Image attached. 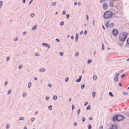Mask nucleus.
Wrapping results in <instances>:
<instances>
[{
	"label": "nucleus",
	"mask_w": 129,
	"mask_h": 129,
	"mask_svg": "<svg viewBox=\"0 0 129 129\" xmlns=\"http://www.w3.org/2000/svg\"><path fill=\"white\" fill-rule=\"evenodd\" d=\"M125 118V117L123 115H116L112 118L113 121H115L117 120V121H122L123 119Z\"/></svg>",
	"instance_id": "nucleus-1"
},
{
	"label": "nucleus",
	"mask_w": 129,
	"mask_h": 129,
	"mask_svg": "<svg viewBox=\"0 0 129 129\" xmlns=\"http://www.w3.org/2000/svg\"><path fill=\"white\" fill-rule=\"evenodd\" d=\"M128 33L126 32H123L120 35L119 38L121 41L124 42L127 37Z\"/></svg>",
	"instance_id": "nucleus-2"
},
{
	"label": "nucleus",
	"mask_w": 129,
	"mask_h": 129,
	"mask_svg": "<svg viewBox=\"0 0 129 129\" xmlns=\"http://www.w3.org/2000/svg\"><path fill=\"white\" fill-rule=\"evenodd\" d=\"M113 15V13L111 11H107L105 13L103 17L105 19H107L111 18Z\"/></svg>",
	"instance_id": "nucleus-3"
},
{
	"label": "nucleus",
	"mask_w": 129,
	"mask_h": 129,
	"mask_svg": "<svg viewBox=\"0 0 129 129\" xmlns=\"http://www.w3.org/2000/svg\"><path fill=\"white\" fill-rule=\"evenodd\" d=\"M112 33L114 36H117L118 35V31L115 29H114L113 30Z\"/></svg>",
	"instance_id": "nucleus-4"
},
{
	"label": "nucleus",
	"mask_w": 129,
	"mask_h": 129,
	"mask_svg": "<svg viewBox=\"0 0 129 129\" xmlns=\"http://www.w3.org/2000/svg\"><path fill=\"white\" fill-rule=\"evenodd\" d=\"M108 6V5L106 3H104L103 4L102 7L104 9L106 10L107 9Z\"/></svg>",
	"instance_id": "nucleus-5"
},
{
	"label": "nucleus",
	"mask_w": 129,
	"mask_h": 129,
	"mask_svg": "<svg viewBox=\"0 0 129 129\" xmlns=\"http://www.w3.org/2000/svg\"><path fill=\"white\" fill-rule=\"evenodd\" d=\"M82 76H81L79 77V78L78 79L76 80V82H80L81 80Z\"/></svg>",
	"instance_id": "nucleus-6"
},
{
	"label": "nucleus",
	"mask_w": 129,
	"mask_h": 129,
	"mask_svg": "<svg viewBox=\"0 0 129 129\" xmlns=\"http://www.w3.org/2000/svg\"><path fill=\"white\" fill-rule=\"evenodd\" d=\"M79 36V35L78 33H77L76 35V37L75 38V41L76 42L77 41L78 38Z\"/></svg>",
	"instance_id": "nucleus-7"
},
{
	"label": "nucleus",
	"mask_w": 129,
	"mask_h": 129,
	"mask_svg": "<svg viewBox=\"0 0 129 129\" xmlns=\"http://www.w3.org/2000/svg\"><path fill=\"white\" fill-rule=\"evenodd\" d=\"M117 126L116 125L115 126L113 125L112 127L111 128V129H117Z\"/></svg>",
	"instance_id": "nucleus-8"
},
{
	"label": "nucleus",
	"mask_w": 129,
	"mask_h": 129,
	"mask_svg": "<svg viewBox=\"0 0 129 129\" xmlns=\"http://www.w3.org/2000/svg\"><path fill=\"white\" fill-rule=\"evenodd\" d=\"M109 5L110 7H113L114 6V3L112 2H110Z\"/></svg>",
	"instance_id": "nucleus-9"
},
{
	"label": "nucleus",
	"mask_w": 129,
	"mask_h": 129,
	"mask_svg": "<svg viewBox=\"0 0 129 129\" xmlns=\"http://www.w3.org/2000/svg\"><path fill=\"white\" fill-rule=\"evenodd\" d=\"M105 25L107 27H110V25H109V22H107L106 24Z\"/></svg>",
	"instance_id": "nucleus-10"
},
{
	"label": "nucleus",
	"mask_w": 129,
	"mask_h": 129,
	"mask_svg": "<svg viewBox=\"0 0 129 129\" xmlns=\"http://www.w3.org/2000/svg\"><path fill=\"white\" fill-rule=\"evenodd\" d=\"M57 99V97L56 95L54 96L53 97V99L55 100H56Z\"/></svg>",
	"instance_id": "nucleus-11"
},
{
	"label": "nucleus",
	"mask_w": 129,
	"mask_h": 129,
	"mask_svg": "<svg viewBox=\"0 0 129 129\" xmlns=\"http://www.w3.org/2000/svg\"><path fill=\"white\" fill-rule=\"evenodd\" d=\"M45 69L44 68H42L40 69V71L41 72H44L45 71Z\"/></svg>",
	"instance_id": "nucleus-12"
},
{
	"label": "nucleus",
	"mask_w": 129,
	"mask_h": 129,
	"mask_svg": "<svg viewBox=\"0 0 129 129\" xmlns=\"http://www.w3.org/2000/svg\"><path fill=\"white\" fill-rule=\"evenodd\" d=\"M114 26L113 23L111 22V24H110V27H113Z\"/></svg>",
	"instance_id": "nucleus-13"
},
{
	"label": "nucleus",
	"mask_w": 129,
	"mask_h": 129,
	"mask_svg": "<svg viewBox=\"0 0 129 129\" xmlns=\"http://www.w3.org/2000/svg\"><path fill=\"white\" fill-rule=\"evenodd\" d=\"M52 106L51 105L49 106L48 107V108L49 110H51L52 109Z\"/></svg>",
	"instance_id": "nucleus-14"
},
{
	"label": "nucleus",
	"mask_w": 129,
	"mask_h": 129,
	"mask_svg": "<svg viewBox=\"0 0 129 129\" xmlns=\"http://www.w3.org/2000/svg\"><path fill=\"white\" fill-rule=\"evenodd\" d=\"M92 94L93 98H94L95 95V92H93L92 93Z\"/></svg>",
	"instance_id": "nucleus-15"
},
{
	"label": "nucleus",
	"mask_w": 129,
	"mask_h": 129,
	"mask_svg": "<svg viewBox=\"0 0 129 129\" xmlns=\"http://www.w3.org/2000/svg\"><path fill=\"white\" fill-rule=\"evenodd\" d=\"M37 28V26L36 25H35L33 27L32 29V30H35Z\"/></svg>",
	"instance_id": "nucleus-16"
},
{
	"label": "nucleus",
	"mask_w": 129,
	"mask_h": 129,
	"mask_svg": "<svg viewBox=\"0 0 129 129\" xmlns=\"http://www.w3.org/2000/svg\"><path fill=\"white\" fill-rule=\"evenodd\" d=\"M114 80L116 82H117L118 81L119 79L117 77H115L114 78Z\"/></svg>",
	"instance_id": "nucleus-17"
},
{
	"label": "nucleus",
	"mask_w": 129,
	"mask_h": 129,
	"mask_svg": "<svg viewBox=\"0 0 129 129\" xmlns=\"http://www.w3.org/2000/svg\"><path fill=\"white\" fill-rule=\"evenodd\" d=\"M24 120V118L23 117H20L19 119L20 120Z\"/></svg>",
	"instance_id": "nucleus-18"
},
{
	"label": "nucleus",
	"mask_w": 129,
	"mask_h": 129,
	"mask_svg": "<svg viewBox=\"0 0 129 129\" xmlns=\"http://www.w3.org/2000/svg\"><path fill=\"white\" fill-rule=\"evenodd\" d=\"M92 62V60H91L88 59L87 61V63H90Z\"/></svg>",
	"instance_id": "nucleus-19"
},
{
	"label": "nucleus",
	"mask_w": 129,
	"mask_h": 129,
	"mask_svg": "<svg viewBox=\"0 0 129 129\" xmlns=\"http://www.w3.org/2000/svg\"><path fill=\"white\" fill-rule=\"evenodd\" d=\"M119 75V73H117L115 75V77L118 78Z\"/></svg>",
	"instance_id": "nucleus-20"
},
{
	"label": "nucleus",
	"mask_w": 129,
	"mask_h": 129,
	"mask_svg": "<svg viewBox=\"0 0 129 129\" xmlns=\"http://www.w3.org/2000/svg\"><path fill=\"white\" fill-rule=\"evenodd\" d=\"M3 5V2L2 1H0V8H1Z\"/></svg>",
	"instance_id": "nucleus-21"
},
{
	"label": "nucleus",
	"mask_w": 129,
	"mask_h": 129,
	"mask_svg": "<svg viewBox=\"0 0 129 129\" xmlns=\"http://www.w3.org/2000/svg\"><path fill=\"white\" fill-rule=\"evenodd\" d=\"M109 95H110L112 97L113 96V95L112 93L111 92H110L109 93Z\"/></svg>",
	"instance_id": "nucleus-22"
},
{
	"label": "nucleus",
	"mask_w": 129,
	"mask_h": 129,
	"mask_svg": "<svg viewBox=\"0 0 129 129\" xmlns=\"http://www.w3.org/2000/svg\"><path fill=\"white\" fill-rule=\"evenodd\" d=\"M82 121L84 122L85 120V118L84 117H83L82 118Z\"/></svg>",
	"instance_id": "nucleus-23"
},
{
	"label": "nucleus",
	"mask_w": 129,
	"mask_h": 129,
	"mask_svg": "<svg viewBox=\"0 0 129 129\" xmlns=\"http://www.w3.org/2000/svg\"><path fill=\"white\" fill-rule=\"evenodd\" d=\"M93 79L96 80L97 79V77L96 76H94L93 77Z\"/></svg>",
	"instance_id": "nucleus-24"
},
{
	"label": "nucleus",
	"mask_w": 129,
	"mask_h": 129,
	"mask_svg": "<svg viewBox=\"0 0 129 129\" xmlns=\"http://www.w3.org/2000/svg\"><path fill=\"white\" fill-rule=\"evenodd\" d=\"M47 43H42V45L44 46H47Z\"/></svg>",
	"instance_id": "nucleus-25"
},
{
	"label": "nucleus",
	"mask_w": 129,
	"mask_h": 129,
	"mask_svg": "<svg viewBox=\"0 0 129 129\" xmlns=\"http://www.w3.org/2000/svg\"><path fill=\"white\" fill-rule=\"evenodd\" d=\"M66 16L67 19H68L69 18L70 16L69 14H66Z\"/></svg>",
	"instance_id": "nucleus-26"
},
{
	"label": "nucleus",
	"mask_w": 129,
	"mask_h": 129,
	"mask_svg": "<svg viewBox=\"0 0 129 129\" xmlns=\"http://www.w3.org/2000/svg\"><path fill=\"white\" fill-rule=\"evenodd\" d=\"M91 124H89L88 126V129H91Z\"/></svg>",
	"instance_id": "nucleus-27"
},
{
	"label": "nucleus",
	"mask_w": 129,
	"mask_h": 129,
	"mask_svg": "<svg viewBox=\"0 0 129 129\" xmlns=\"http://www.w3.org/2000/svg\"><path fill=\"white\" fill-rule=\"evenodd\" d=\"M10 125L9 124H7V126H6V128L7 129L9 128L10 127Z\"/></svg>",
	"instance_id": "nucleus-28"
},
{
	"label": "nucleus",
	"mask_w": 129,
	"mask_h": 129,
	"mask_svg": "<svg viewBox=\"0 0 129 129\" xmlns=\"http://www.w3.org/2000/svg\"><path fill=\"white\" fill-rule=\"evenodd\" d=\"M31 86V82H29L28 84V87H30Z\"/></svg>",
	"instance_id": "nucleus-29"
},
{
	"label": "nucleus",
	"mask_w": 129,
	"mask_h": 129,
	"mask_svg": "<svg viewBox=\"0 0 129 129\" xmlns=\"http://www.w3.org/2000/svg\"><path fill=\"white\" fill-rule=\"evenodd\" d=\"M56 4V3L55 2H53L52 3V5L53 6H55Z\"/></svg>",
	"instance_id": "nucleus-30"
},
{
	"label": "nucleus",
	"mask_w": 129,
	"mask_h": 129,
	"mask_svg": "<svg viewBox=\"0 0 129 129\" xmlns=\"http://www.w3.org/2000/svg\"><path fill=\"white\" fill-rule=\"evenodd\" d=\"M90 105L88 106H87V108H86V109L87 110H89L90 109Z\"/></svg>",
	"instance_id": "nucleus-31"
},
{
	"label": "nucleus",
	"mask_w": 129,
	"mask_h": 129,
	"mask_svg": "<svg viewBox=\"0 0 129 129\" xmlns=\"http://www.w3.org/2000/svg\"><path fill=\"white\" fill-rule=\"evenodd\" d=\"M49 96H47L46 97V99L47 100H48L49 99Z\"/></svg>",
	"instance_id": "nucleus-32"
},
{
	"label": "nucleus",
	"mask_w": 129,
	"mask_h": 129,
	"mask_svg": "<svg viewBox=\"0 0 129 129\" xmlns=\"http://www.w3.org/2000/svg\"><path fill=\"white\" fill-rule=\"evenodd\" d=\"M26 93H24L23 94V97H25L26 96Z\"/></svg>",
	"instance_id": "nucleus-33"
},
{
	"label": "nucleus",
	"mask_w": 129,
	"mask_h": 129,
	"mask_svg": "<svg viewBox=\"0 0 129 129\" xmlns=\"http://www.w3.org/2000/svg\"><path fill=\"white\" fill-rule=\"evenodd\" d=\"M11 92V89L9 90L8 92V94H10Z\"/></svg>",
	"instance_id": "nucleus-34"
},
{
	"label": "nucleus",
	"mask_w": 129,
	"mask_h": 129,
	"mask_svg": "<svg viewBox=\"0 0 129 129\" xmlns=\"http://www.w3.org/2000/svg\"><path fill=\"white\" fill-rule=\"evenodd\" d=\"M64 23L63 22H60V25H62L64 24Z\"/></svg>",
	"instance_id": "nucleus-35"
},
{
	"label": "nucleus",
	"mask_w": 129,
	"mask_h": 129,
	"mask_svg": "<svg viewBox=\"0 0 129 129\" xmlns=\"http://www.w3.org/2000/svg\"><path fill=\"white\" fill-rule=\"evenodd\" d=\"M84 86H85V85H84V84L82 85L81 86V88L82 89H83L84 88Z\"/></svg>",
	"instance_id": "nucleus-36"
},
{
	"label": "nucleus",
	"mask_w": 129,
	"mask_h": 129,
	"mask_svg": "<svg viewBox=\"0 0 129 129\" xmlns=\"http://www.w3.org/2000/svg\"><path fill=\"white\" fill-rule=\"evenodd\" d=\"M123 94L124 95H126L128 94V93L127 92H124L123 93Z\"/></svg>",
	"instance_id": "nucleus-37"
},
{
	"label": "nucleus",
	"mask_w": 129,
	"mask_h": 129,
	"mask_svg": "<svg viewBox=\"0 0 129 129\" xmlns=\"http://www.w3.org/2000/svg\"><path fill=\"white\" fill-rule=\"evenodd\" d=\"M104 45L103 44L102 45V50H104Z\"/></svg>",
	"instance_id": "nucleus-38"
},
{
	"label": "nucleus",
	"mask_w": 129,
	"mask_h": 129,
	"mask_svg": "<svg viewBox=\"0 0 129 129\" xmlns=\"http://www.w3.org/2000/svg\"><path fill=\"white\" fill-rule=\"evenodd\" d=\"M22 66L21 65L19 66L18 68L19 69H21L22 68Z\"/></svg>",
	"instance_id": "nucleus-39"
},
{
	"label": "nucleus",
	"mask_w": 129,
	"mask_h": 129,
	"mask_svg": "<svg viewBox=\"0 0 129 129\" xmlns=\"http://www.w3.org/2000/svg\"><path fill=\"white\" fill-rule=\"evenodd\" d=\"M125 76V74H122L121 76V78H123V77H124Z\"/></svg>",
	"instance_id": "nucleus-40"
},
{
	"label": "nucleus",
	"mask_w": 129,
	"mask_h": 129,
	"mask_svg": "<svg viewBox=\"0 0 129 129\" xmlns=\"http://www.w3.org/2000/svg\"><path fill=\"white\" fill-rule=\"evenodd\" d=\"M80 111V109H78L77 110V113L78 114H79Z\"/></svg>",
	"instance_id": "nucleus-41"
},
{
	"label": "nucleus",
	"mask_w": 129,
	"mask_h": 129,
	"mask_svg": "<svg viewBox=\"0 0 129 129\" xmlns=\"http://www.w3.org/2000/svg\"><path fill=\"white\" fill-rule=\"evenodd\" d=\"M59 54L61 56H63V52H60L59 53Z\"/></svg>",
	"instance_id": "nucleus-42"
},
{
	"label": "nucleus",
	"mask_w": 129,
	"mask_h": 129,
	"mask_svg": "<svg viewBox=\"0 0 129 129\" xmlns=\"http://www.w3.org/2000/svg\"><path fill=\"white\" fill-rule=\"evenodd\" d=\"M79 55V53L78 52H76L75 54V56H77Z\"/></svg>",
	"instance_id": "nucleus-43"
},
{
	"label": "nucleus",
	"mask_w": 129,
	"mask_h": 129,
	"mask_svg": "<svg viewBox=\"0 0 129 129\" xmlns=\"http://www.w3.org/2000/svg\"><path fill=\"white\" fill-rule=\"evenodd\" d=\"M46 47H48L49 48H50V45L49 44H48L47 45Z\"/></svg>",
	"instance_id": "nucleus-44"
},
{
	"label": "nucleus",
	"mask_w": 129,
	"mask_h": 129,
	"mask_svg": "<svg viewBox=\"0 0 129 129\" xmlns=\"http://www.w3.org/2000/svg\"><path fill=\"white\" fill-rule=\"evenodd\" d=\"M35 55L37 56H39V54L38 53H36L35 54Z\"/></svg>",
	"instance_id": "nucleus-45"
},
{
	"label": "nucleus",
	"mask_w": 129,
	"mask_h": 129,
	"mask_svg": "<svg viewBox=\"0 0 129 129\" xmlns=\"http://www.w3.org/2000/svg\"><path fill=\"white\" fill-rule=\"evenodd\" d=\"M10 57L9 56H8L7 58V61H9V60L10 59Z\"/></svg>",
	"instance_id": "nucleus-46"
},
{
	"label": "nucleus",
	"mask_w": 129,
	"mask_h": 129,
	"mask_svg": "<svg viewBox=\"0 0 129 129\" xmlns=\"http://www.w3.org/2000/svg\"><path fill=\"white\" fill-rule=\"evenodd\" d=\"M69 80V78H67L66 79L65 81L66 82H67Z\"/></svg>",
	"instance_id": "nucleus-47"
},
{
	"label": "nucleus",
	"mask_w": 129,
	"mask_h": 129,
	"mask_svg": "<svg viewBox=\"0 0 129 129\" xmlns=\"http://www.w3.org/2000/svg\"><path fill=\"white\" fill-rule=\"evenodd\" d=\"M55 40L56 41H57V42H60V40H59L58 39H55Z\"/></svg>",
	"instance_id": "nucleus-48"
},
{
	"label": "nucleus",
	"mask_w": 129,
	"mask_h": 129,
	"mask_svg": "<svg viewBox=\"0 0 129 129\" xmlns=\"http://www.w3.org/2000/svg\"><path fill=\"white\" fill-rule=\"evenodd\" d=\"M74 107H75L74 105H72V110H73L74 109Z\"/></svg>",
	"instance_id": "nucleus-49"
},
{
	"label": "nucleus",
	"mask_w": 129,
	"mask_h": 129,
	"mask_svg": "<svg viewBox=\"0 0 129 129\" xmlns=\"http://www.w3.org/2000/svg\"><path fill=\"white\" fill-rule=\"evenodd\" d=\"M48 86L49 87H51L52 86V85L50 84H49L48 85Z\"/></svg>",
	"instance_id": "nucleus-50"
},
{
	"label": "nucleus",
	"mask_w": 129,
	"mask_h": 129,
	"mask_svg": "<svg viewBox=\"0 0 129 129\" xmlns=\"http://www.w3.org/2000/svg\"><path fill=\"white\" fill-rule=\"evenodd\" d=\"M87 31L86 30H85L84 32V34L85 35H86L87 33Z\"/></svg>",
	"instance_id": "nucleus-51"
},
{
	"label": "nucleus",
	"mask_w": 129,
	"mask_h": 129,
	"mask_svg": "<svg viewBox=\"0 0 129 129\" xmlns=\"http://www.w3.org/2000/svg\"><path fill=\"white\" fill-rule=\"evenodd\" d=\"M66 14V12L65 11H64L62 12V14L63 15H65Z\"/></svg>",
	"instance_id": "nucleus-52"
},
{
	"label": "nucleus",
	"mask_w": 129,
	"mask_h": 129,
	"mask_svg": "<svg viewBox=\"0 0 129 129\" xmlns=\"http://www.w3.org/2000/svg\"><path fill=\"white\" fill-rule=\"evenodd\" d=\"M35 118H31V120L32 121H33L35 120Z\"/></svg>",
	"instance_id": "nucleus-53"
},
{
	"label": "nucleus",
	"mask_w": 129,
	"mask_h": 129,
	"mask_svg": "<svg viewBox=\"0 0 129 129\" xmlns=\"http://www.w3.org/2000/svg\"><path fill=\"white\" fill-rule=\"evenodd\" d=\"M8 84V82L7 81H6L5 83V85L6 86Z\"/></svg>",
	"instance_id": "nucleus-54"
},
{
	"label": "nucleus",
	"mask_w": 129,
	"mask_h": 129,
	"mask_svg": "<svg viewBox=\"0 0 129 129\" xmlns=\"http://www.w3.org/2000/svg\"><path fill=\"white\" fill-rule=\"evenodd\" d=\"M127 42L128 44H129V38H128L127 39Z\"/></svg>",
	"instance_id": "nucleus-55"
},
{
	"label": "nucleus",
	"mask_w": 129,
	"mask_h": 129,
	"mask_svg": "<svg viewBox=\"0 0 129 129\" xmlns=\"http://www.w3.org/2000/svg\"><path fill=\"white\" fill-rule=\"evenodd\" d=\"M95 21L94 20H93V24L94 26L95 25Z\"/></svg>",
	"instance_id": "nucleus-56"
},
{
	"label": "nucleus",
	"mask_w": 129,
	"mask_h": 129,
	"mask_svg": "<svg viewBox=\"0 0 129 129\" xmlns=\"http://www.w3.org/2000/svg\"><path fill=\"white\" fill-rule=\"evenodd\" d=\"M34 13H32L31 14V16L32 17H33L34 16Z\"/></svg>",
	"instance_id": "nucleus-57"
},
{
	"label": "nucleus",
	"mask_w": 129,
	"mask_h": 129,
	"mask_svg": "<svg viewBox=\"0 0 129 129\" xmlns=\"http://www.w3.org/2000/svg\"><path fill=\"white\" fill-rule=\"evenodd\" d=\"M106 0H100V2L101 3L103 2H104V1H105Z\"/></svg>",
	"instance_id": "nucleus-58"
},
{
	"label": "nucleus",
	"mask_w": 129,
	"mask_h": 129,
	"mask_svg": "<svg viewBox=\"0 0 129 129\" xmlns=\"http://www.w3.org/2000/svg\"><path fill=\"white\" fill-rule=\"evenodd\" d=\"M88 103V102H86L85 103V104H84V105L85 106H86L87 105Z\"/></svg>",
	"instance_id": "nucleus-59"
},
{
	"label": "nucleus",
	"mask_w": 129,
	"mask_h": 129,
	"mask_svg": "<svg viewBox=\"0 0 129 129\" xmlns=\"http://www.w3.org/2000/svg\"><path fill=\"white\" fill-rule=\"evenodd\" d=\"M86 17L87 19V20H88V15H86Z\"/></svg>",
	"instance_id": "nucleus-60"
},
{
	"label": "nucleus",
	"mask_w": 129,
	"mask_h": 129,
	"mask_svg": "<svg viewBox=\"0 0 129 129\" xmlns=\"http://www.w3.org/2000/svg\"><path fill=\"white\" fill-rule=\"evenodd\" d=\"M17 40V38H15L14 40L15 41H16Z\"/></svg>",
	"instance_id": "nucleus-61"
},
{
	"label": "nucleus",
	"mask_w": 129,
	"mask_h": 129,
	"mask_svg": "<svg viewBox=\"0 0 129 129\" xmlns=\"http://www.w3.org/2000/svg\"><path fill=\"white\" fill-rule=\"evenodd\" d=\"M103 128V127L102 126H101L99 128L100 129H102Z\"/></svg>",
	"instance_id": "nucleus-62"
},
{
	"label": "nucleus",
	"mask_w": 129,
	"mask_h": 129,
	"mask_svg": "<svg viewBox=\"0 0 129 129\" xmlns=\"http://www.w3.org/2000/svg\"><path fill=\"white\" fill-rule=\"evenodd\" d=\"M71 39H73L74 38V36H71Z\"/></svg>",
	"instance_id": "nucleus-63"
},
{
	"label": "nucleus",
	"mask_w": 129,
	"mask_h": 129,
	"mask_svg": "<svg viewBox=\"0 0 129 129\" xmlns=\"http://www.w3.org/2000/svg\"><path fill=\"white\" fill-rule=\"evenodd\" d=\"M74 125L76 126H77V123L76 122H75L74 124Z\"/></svg>",
	"instance_id": "nucleus-64"
}]
</instances>
